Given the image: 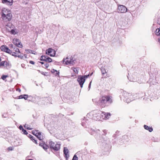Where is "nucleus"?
<instances>
[{"label": "nucleus", "instance_id": "obj_1", "mask_svg": "<svg viewBox=\"0 0 160 160\" xmlns=\"http://www.w3.org/2000/svg\"><path fill=\"white\" fill-rule=\"evenodd\" d=\"M101 111L99 110L92 111L88 113L87 117L91 119L94 120H100L102 119L101 117Z\"/></svg>", "mask_w": 160, "mask_h": 160}, {"label": "nucleus", "instance_id": "obj_2", "mask_svg": "<svg viewBox=\"0 0 160 160\" xmlns=\"http://www.w3.org/2000/svg\"><path fill=\"white\" fill-rule=\"evenodd\" d=\"M112 100L111 97L108 96L102 97L98 101V105L102 108L105 107L107 105V103H111Z\"/></svg>", "mask_w": 160, "mask_h": 160}, {"label": "nucleus", "instance_id": "obj_3", "mask_svg": "<svg viewBox=\"0 0 160 160\" xmlns=\"http://www.w3.org/2000/svg\"><path fill=\"white\" fill-rule=\"evenodd\" d=\"M2 19L5 21H9L10 19V11L6 8H3L2 12Z\"/></svg>", "mask_w": 160, "mask_h": 160}, {"label": "nucleus", "instance_id": "obj_4", "mask_svg": "<svg viewBox=\"0 0 160 160\" xmlns=\"http://www.w3.org/2000/svg\"><path fill=\"white\" fill-rule=\"evenodd\" d=\"M89 76V75H84L83 76L80 75L78 77L77 81L80 86V87L82 88L83 87V85L84 83L85 79L87 78Z\"/></svg>", "mask_w": 160, "mask_h": 160}, {"label": "nucleus", "instance_id": "obj_5", "mask_svg": "<svg viewBox=\"0 0 160 160\" xmlns=\"http://www.w3.org/2000/svg\"><path fill=\"white\" fill-rule=\"evenodd\" d=\"M75 59L72 57H67L66 58L63 59V63L66 65H73L75 63Z\"/></svg>", "mask_w": 160, "mask_h": 160}, {"label": "nucleus", "instance_id": "obj_6", "mask_svg": "<svg viewBox=\"0 0 160 160\" xmlns=\"http://www.w3.org/2000/svg\"><path fill=\"white\" fill-rule=\"evenodd\" d=\"M123 96L124 97V100L127 103H129L133 100L132 98V96L130 93H128L126 92H123Z\"/></svg>", "mask_w": 160, "mask_h": 160}, {"label": "nucleus", "instance_id": "obj_7", "mask_svg": "<svg viewBox=\"0 0 160 160\" xmlns=\"http://www.w3.org/2000/svg\"><path fill=\"white\" fill-rule=\"evenodd\" d=\"M49 144L50 148L55 150L58 151L60 148V144H55L52 141H50Z\"/></svg>", "mask_w": 160, "mask_h": 160}, {"label": "nucleus", "instance_id": "obj_8", "mask_svg": "<svg viewBox=\"0 0 160 160\" xmlns=\"http://www.w3.org/2000/svg\"><path fill=\"white\" fill-rule=\"evenodd\" d=\"M118 12L119 13H124L127 11V8L126 7L122 5H118Z\"/></svg>", "mask_w": 160, "mask_h": 160}, {"label": "nucleus", "instance_id": "obj_9", "mask_svg": "<svg viewBox=\"0 0 160 160\" xmlns=\"http://www.w3.org/2000/svg\"><path fill=\"white\" fill-rule=\"evenodd\" d=\"M56 52L55 50L51 48H49L46 50V53L51 57L54 56L55 55Z\"/></svg>", "mask_w": 160, "mask_h": 160}, {"label": "nucleus", "instance_id": "obj_10", "mask_svg": "<svg viewBox=\"0 0 160 160\" xmlns=\"http://www.w3.org/2000/svg\"><path fill=\"white\" fill-rule=\"evenodd\" d=\"M41 61H45L46 62H52V59L47 56H42L40 57Z\"/></svg>", "mask_w": 160, "mask_h": 160}, {"label": "nucleus", "instance_id": "obj_11", "mask_svg": "<svg viewBox=\"0 0 160 160\" xmlns=\"http://www.w3.org/2000/svg\"><path fill=\"white\" fill-rule=\"evenodd\" d=\"M12 42L16 46L18 47L21 48L22 47V43L17 38L13 39L12 40Z\"/></svg>", "mask_w": 160, "mask_h": 160}, {"label": "nucleus", "instance_id": "obj_12", "mask_svg": "<svg viewBox=\"0 0 160 160\" xmlns=\"http://www.w3.org/2000/svg\"><path fill=\"white\" fill-rule=\"evenodd\" d=\"M11 54L13 56H14L15 57H18L22 59H23L24 57H25V58H26L25 55H24L23 56H22L21 54H19L18 53H17V52L14 51L13 52H11Z\"/></svg>", "mask_w": 160, "mask_h": 160}, {"label": "nucleus", "instance_id": "obj_13", "mask_svg": "<svg viewBox=\"0 0 160 160\" xmlns=\"http://www.w3.org/2000/svg\"><path fill=\"white\" fill-rule=\"evenodd\" d=\"M111 114L110 113H106L104 112H101V117L102 118V119L107 120L109 118Z\"/></svg>", "mask_w": 160, "mask_h": 160}, {"label": "nucleus", "instance_id": "obj_14", "mask_svg": "<svg viewBox=\"0 0 160 160\" xmlns=\"http://www.w3.org/2000/svg\"><path fill=\"white\" fill-rule=\"evenodd\" d=\"M0 49L2 51L4 52L9 54L10 53V49H9L6 45H2L0 47Z\"/></svg>", "mask_w": 160, "mask_h": 160}, {"label": "nucleus", "instance_id": "obj_15", "mask_svg": "<svg viewBox=\"0 0 160 160\" xmlns=\"http://www.w3.org/2000/svg\"><path fill=\"white\" fill-rule=\"evenodd\" d=\"M11 26V34L13 35H18V34L19 31L16 28L12 29Z\"/></svg>", "mask_w": 160, "mask_h": 160}, {"label": "nucleus", "instance_id": "obj_16", "mask_svg": "<svg viewBox=\"0 0 160 160\" xmlns=\"http://www.w3.org/2000/svg\"><path fill=\"white\" fill-rule=\"evenodd\" d=\"M65 155V157L67 159L69 157V155L68 154V150L67 148L64 147L63 151Z\"/></svg>", "mask_w": 160, "mask_h": 160}, {"label": "nucleus", "instance_id": "obj_17", "mask_svg": "<svg viewBox=\"0 0 160 160\" xmlns=\"http://www.w3.org/2000/svg\"><path fill=\"white\" fill-rule=\"evenodd\" d=\"M36 137L40 140H42L44 138V136L43 133H42L41 132H39L38 134L37 135Z\"/></svg>", "mask_w": 160, "mask_h": 160}, {"label": "nucleus", "instance_id": "obj_18", "mask_svg": "<svg viewBox=\"0 0 160 160\" xmlns=\"http://www.w3.org/2000/svg\"><path fill=\"white\" fill-rule=\"evenodd\" d=\"M51 72L52 73L54 74L55 76H58L59 75V72L54 69H52Z\"/></svg>", "mask_w": 160, "mask_h": 160}, {"label": "nucleus", "instance_id": "obj_19", "mask_svg": "<svg viewBox=\"0 0 160 160\" xmlns=\"http://www.w3.org/2000/svg\"><path fill=\"white\" fill-rule=\"evenodd\" d=\"M144 127L145 129L148 130L150 132H151L153 130L152 128V127H149L148 126L146 125H144Z\"/></svg>", "mask_w": 160, "mask_h": 160}, {"label": "nucleus", "instance_id": "obj_20", "mask_svg": "<svg viewBox=\"0 0 160 160\" xmlns=\"http://www.w3.org/2000/svg\"><path fill=\"white\" fill-rule=\"evenodd\" d=\"M6 63H7V62L5 61L1 62V59L0 57V67L1 66H4L5 64Z\"/></svg>", "mask_w": 160, "mask_h": 160}, {"label": "nucleus", "instance_id": "obj_21", "mask_svg": "<svg viewBox=\"0 0 160 160\" xmlns=\"http://www.w3.org/2000/svg\"><path fill=\"white\" fill-rule=\"evenodd\" d=\"M39 132L38 130H32V133L35 135L36 136H37L38 134V133H39V132Z\"/></svg>", "mask_w": 160, "mask_h": 160}, {"label": "nucleus", "instance_id": "obj_22", "mask_svg": "<svg viewBox=\"0 0 160 160\" xmlns=\"http://www.w3.org/2000/svg\"><path fill=\"white\" fill-rule=\"evenodd\" d=\"M155 34L157 36L160 35V27L156 30Z\"/></svg>", "mask_w": 160, "mask_h": 160}, {"label": "nucleus", "instance_id": "obj_23", "mask_svg": "<svg viewBox=\"0 0 160 160\" xmlns=\"http://www.w3.org/2000/svg\"><path fill=\"white\" fill-rule=\"evenodd\" d=\"M2 3L7 5H9L10 3V1L8 0H2Z\"/></svg>", "mask_w": 160, "mask_h": 160}, {"label": "nucleus", "instance_id": "obj_24", "mask_svg": "<svg viewBox=\"0 0 160 160\" xmlns=\"http://www.w3.org/2000/svg\"><path fill=\"white\" fill-rule=\"evenodd\" d=\"M71 69L73 70V71L76 73L78 74V70L77 68L72 67L71 68Z\"/></svg>", "mask_w": 160, "mask_h": 160}, {"label": "nucleus", "instance_id": "obj_25", "mask_svg": "<svg viewBox=\"0 0 160 160\" xmlns=\"http://www.w3.org/2000/svg\"><path fill=\"white\" fill-rule=\"evenodd\" d=\"M101 70L102 72V74H106L107 73V72L106 71V70L105 69L103 68H101Z\"/></svg>", "mask_w": 160, "mask_h": 160}, {"label": "nucleus", "instance_id": "obj_26", "mask_svg": "<svg viewBox=\"0 0 160 160\" xmlns=\"http://www.w3.org/2000/svg\"><path fill=\"white\" fill-rule=\"evenodd\" d=\"M8 77V75H2V76L1 78L3 80L6 81V78L7 77Z\"/></svg>", "mask_w": 160, "mask_h": 160}, {"label": "nucleus", "instance_id": "obj_27", "mask_svg": "<svg viewBox=\"0 0 160 160\" xmlns=\"http://www.w3.org/2000/svg\"><path fill=\"white\" fill-rule=\"evenodd\" d=\"M42 147L45 150H46L48 148V147L45 144H43Z\"/></svg>", "mask_w": 160, "mask_h": 160}, {"label": "nucleus", "instance_id": "obj_28", "mask_svg": "<svg viewBox=\"0 0 160 160\" xmlns=\"http://www.w3.org/2000/svg\"><path fill=\"white\" fill-rule=\"evenodd\" d=\"M49 66V65L48 64L46 63V64H44L42 67L44 68H47Z\"/></svg>", "mask_w": 160, "mask_h": 160}, {"label": "nucleus", "instance_id": "obj_29", "mask_svg": "<svg viewBox=\"0 0 160 160\" xmlns=\"http://www.w3.org/2000/svg\"><path fill=\"white\" fill-rule=\"evenodd\" d=\"M15 50H14L15 51V52H17V53H18V54H20V52H19V49L18 48H15Z\"/></svg>", "mask_w": 160, "mask_h": 160}, {"label": "nucleus", "instance_id": "obj_30", "mask_svg": "<svg viewBox=\"0 0 160 160\" xmlns=\"http://www.w3.org/2000/svg\"><path fill=\"white\" fill-rule=\"evenodd\" d=\"M72 160H78V158L76 155H75L73 157Z\"/></svg>", "mask_w": 160, "mask_h": 160}, {"label": "nucleus", "instance_id": "obj_31", "mask_svg": "<svg viewBox=\"0 0 160 160\" xmlns=\"http://www.w3.org/2000/svg\"><path fill=\"white\" fill-rule=\"evenodd\" d=\"M28 98V96L27 95L24 94L23 95V98L25 100H27Z\"/></svg>", "mask_w": 160, "mask_h": 160}, {"label": "nucleus", "instance_id": "obj_32", "mask_svg": "<svg viewBox=\"0 0 160 160\" xmlns=\"http://www.w3.org/2000/svg\"><path fill=\"white\" fill-rule=\"evenodd\" d=\"M28 125H26L24 127H25L27 129H28V130H31L32 129V128H30L29 127H28Z\"/></svg>", "mask_w": 160, "mask_h": 160}, {"label": "nucleus", "instance_id": "obj_33", "mask_svg": "<svg viewBox=\"0 0 160 160\" xmlns=\"http://www.w3.org/2000/svg\"><path fill=\"white\" fill-rule=\"evenodd\" d=\"M22 132H23V133L24 134H25L26 135L28 133L27 131L24 129L23 130V131H22Z\"/></svg>", "mask_w": 160, "mask_h": 160}, {"label": "nucleus", "instance_id": "obj_34", "mask_svg": "<svg viewBox=\"0 0 160 160\" xmlns=\"http://www.w3.org/2000/svg\"><path fill=\"white\" fill-rule=\"evenodd\" d=\"M29 138L32 141H33V140L34 139V137L31 135H30Z\"/></svg>", "mask_w": 160, "mask_h": 160}, {"label": "nucleus", "instance_id": "obj_35", "mask_svg": "<svg viewBox=\"0 0 160 160\" xmlns=\"http://www.w3.org/2000/svg\"><path fill=\"white\" fill-rule=\"evenodd\" d=\"M19 128L20 130H22V131H23V130H24L22 127V126H19Z\"/></svg>", "mask_w": 160, "mask_h": 160}, {"label": "nucleus", "instance_id": "obj_36", "mask_svg": "<svg viewBox=\"0 0 160 160\" xmlns=\"http://www.w3.org/2000/svg\"><path fill=\"white\" fill-rule=\"evenodd\" d=\"M29 63L31 64H34L35 63L34 62L32 61H29Z\"/></svg>", "mask_w": 160, "mask_h": 160}, {"label": "nucleus", "instance_id": "obj_37", "mask_svg": "<svg viewBox=\"0 0 160 160\" xmlns=\"http://www.w3.org/2000/svg\"><path fill=\"white\" fill-rule=\"evenodd\" d=\"M91 83H92V81L91 82H90L89 84V86H88L89 90L91 88Z\"/></svg>", "mask_w": 160, "mask_h": 160}, {"label": "nucleus", "instance_id": "obj_38", "mask_svg": "<svg viewBox=\"0 0 160 160\" xmlns=\"http://www.w3.org/2000/svg\"><path fill=\"white\" fill-rule=\"evenodd\" d=\"M23 95H20L19 96V98H20V99H22V98H23Z\"/></svg>", "mask_w": 160, "mask_h": 160}, {"label": "nucleus", "instance_id": "obj_39", "mask_svg": "<svg viewBox=\"0 0 160 160\" xmlns=\"http://www.w3.org/2000/svg\"><path fill=\"white\" fill-rule=\"evenodd\" d=\"M158 23L160 25V18H158Z\"/></svg>", "mask_w": 160, "mask_h": 160}, {"label": "nucleus", "instance_id": "obj_40", "mask_svg": "<svg viewBox=\"0 0 160 160\" xmlns=\"http://www.w3.org/2000/svg\"><path fill=\"white\" fill-rule=\"evenodd\" d=\"M34 142L35 143H37V142L34 139L33 140V141H32Z\"/></svg>", "mask_w": 160, "mask_h": 160}, {"label": "nucleus", "instance_id": "obj_41", "mask_svg": "<svg viewBox=\"0 0 160 160\" xmlns=\"http://www.w3.org/2000/svg\"><path fill=\"white\" fill-rule=\"evenodd\" d=\"M2 117H3L4 118H6L7 117V116H6V114L5 115V116H4V115H2Z\"/></svg>", "mask_w": 160, "mask_h": 160}, {"label": "nucleus", "instance_id": "obj_42", "mask_svg": "<svg viewBox=\"0 0 160 160\" xmlns=\"http://www.w3.org/2000/svg\"><path fill=\"white\" fill-rule=\"evenodd\" d=\"M43 144H42V143H40V144H39V146H41V147H42V145H43Z\"/></svg>", "mask_w": 160, "mask_h": 160}, {"label": "nucleus", "instance_id": "obj_43", "mask_svg": "<svg viewBox=\"0 0 160 160\" xmlns=\"http://www.w3.org/2000/svg\"><path fill=\"white\" fill-rule=\"evenodd\" d=\"M23 3L24 4H26L28 3V2H23Z\"/></svg>", "mask_w": 160, "mask_h": 160}, {"label": "nucleus", "instance_id": "obj_44", "mask_svg": "<svg viewBox=\"0 0 160 160\" xmlns=\"http://www.w3.org/2000/svg\"><path fill=\"white\" fill-rule=\"evenodd\" d=\"M8 149L9 151H10V147H8Z\"/></svg>", "mask_w": 160, "mask_h": 160}, {"label": "nucleus", "instance_id": "obj_45", "mask_svg": "<svg viewBox=\"0 0 160 160\" xmlns=\"http://www.w3.org/2000/svg\"><path fill=\"white\" fill-rule=\"evenodd\" d=\"M39 63H41L42 64H43L44 63L42 62H39Z\"/></svg>", "mask_w": 160, "mask_h": 160}, {"label": "nucleus", "instance_id": "obj_46", "mask_svg": "<svg viewBox=\"0 0 160 160\" xmlns=\"http://www.w3.org/2000/svg\"><path fill=\"white\" fill-rule=\"evenodd\" d=\"M95 131H94L93 132V133H91V134H94V133H95Z\"/></svg>", "mask_w": 160, "mask_h": 160}, {"label": "nucleus", "instance_id": "obj_47", "mask_svg": "<svg viewBox=\"0 0 160 160\" xmlns=\"http://www.w3.org/2000/svg\"><path fill=\"white\" fill-rule=\"evenodd\" d=\"M82 125L84 127L85 126V125H83L82 123Z\"/></svg>", "mask_w": 160, "mask_h": 160}, {"label": "nucleus", "instance_id": "obj_48", "mask_svg": "<svg viewBox=\"0 0 160 160\" xmlns=\"http://www.w3.org/2000/svg\"><path fill=\"white\" fill-rule=\"evenodd\" d=\"M7 133H9V132L8 131L7 132Z\"/></svg>", "mask_w": 160, "mask_h": 160}, {"label": "nucleus", "instance_id": "obj_49", "mask_svg": "<svg viewBox=\"0 0 160 160\" xmlns=\"http://www.w3.org/2000/svg\"><path fill=\"white\" fill-rule=\"evenodd\" d=\"M28 160H32V159H28Z\"/></svg>", "mask_w": 160, "mask_h": 160}, {"label": "nucleus", "instance_id": "obj_50", "mask_svg": "<svg viewBox=\"0 0 160 160\" xmlns=\"http://www.w3.org/2000/svg\"><path fill=\"white\" fill-rule=\"evenodd\" d=\"M92 73L90 74V75H91H91H92Z\"/></svg>", "mask_w": 160, "mask_h": 160}, {"label": "nucleus", "instance_id": "obj_51", "mask_svg": "<svg viewBox=\"0 0 160 160\" xmlns=\"http://www.w3.org/2000/svg\"><path fill=\"white\" fill-rule=\"evenodd\" d=\"M11 46H12V45H11V46H10V47H11Z\"/></svg>", "mask_w": 160, "mask_h": 160}, {"label": "nucleus", "instance_id": "obj_52", "mask_svg": "<svg viewBox=\"0 0 160 160\" xmlns=\"http://www.w3.org/2000/svg\"><path fill=\"white\" fill-rule=\"evenodd\" d=\"M11 46H12V45H11V46H10V47H11Z\"/></svg>", "mask_w": 160, "mask_h": 160}]
</instances>
